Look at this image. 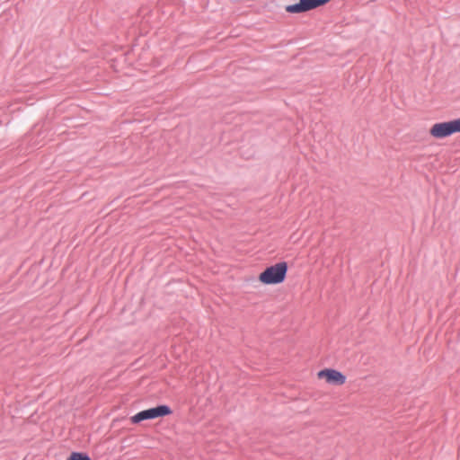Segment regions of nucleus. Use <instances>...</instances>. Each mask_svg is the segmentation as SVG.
I'll return each mask as SVG.
<instances>
[{"instance_id":"nucleus-8","label":"nucleus","mask_w":460,"mask_h":460,"mask_svg":"<svg viewBox=\"0 0 460 460\" xmlns=\"http://www.w3.org/2000/svg\"><path fill=\"white\" fill-rule=\"evenodd\" d=\"M67 460H92L91 457L82 452H72L68 456Z\"/></svg>"},{"instance_id":"nucleus-4","label":"nucleus","mask_w":460,"mask_h":460,"mask_svg":"<svg viewBox=\"0 0 460 460\" xmlns=\"http://www.w3.org/2000/svg\"><path fill=\"white\" fill-rule=\"evenodd\" d=\"M149 414L152 420L163 418L172 413V409L165 404H160L153 408H149Z\"/></svg>"},{"instance_id":"nucleus-3","label":"nucleus","mask_w":460,"mask_h":460,"mask_svg":"<svg viewBox=\"0 0 460 460\" xmlns=\"http://www.w3.org/2000/svg\"><path fill=\"white\" fill-rule=\"evenodd\" d=\"M429 133L436 138H445L454 134L451 120L435 123Z\"/></svg>"},{"instance_id":"nucleus-9","label":"nucleus","mask_w":460,"mask_h":460,"mask_svg":"<svg viewBox=\"0 0 460 460\" xmlns=\"http://www.w3.org/2000/svg\"><path fill=\"white\" fill-rule=\"evenodd\" d=\"M453 132L454 133H460V118L451 120Z\"/></svg>"},{"instance_id":"nucleus-1","label":"nucleus","mask_w":460,"mask_h":460,"mask_svg":"<svg viewBox=\"0 0 460 460\" xmlns=\"http://www.w3.org/2000/svg\"><path fill=\"white\" fill-rule=\"evenodd\" d=\"M288 270V262L280 261L274 265L267 267L258 277L255 279L252 277L247 279V285L256 286L258 282L264 285H278L282 283L287 276Z\"/></svg>"},{"instance_id":"nucleus-7","label":"nucleus","mask_w":460,"mask_h":460,"mask_svg":"<svg viewBox=\"0 0 460 460\" xmlns=\"http://www.w3.org/2000/svg\"><path fill=\"white\" fill-rule=\"evenodd\" d=\"M286 11L289 13H305L304 4L301 0L298 3L286 6Z\"/></svg>"},{"instance_id":"nucleus-6","label":"nucleus","mask_w":460,"mask_h":460,"mask_svg":"<svg viewBox=\"0 0 460 460\" xmlns=\"http://www.w3.org/2000/svg\"><path fill=\"white\" fill-rule=\"evenodd\" d=\"M147 420H152L148 409L141 411L130 418L131 423L133 424H138Z\"/></svg>"},{"instance_id":"nucleus-5","label":"nucleus","mask_w":460,"mask_h":460,"mask_svg":"<svg viewBox=\"0 0 460 460\" xmlns=\"http://www.w3.org/2000/svg\"><path fill=\"white\" fill-rule=\"evenodd\" d=\"M305 12L316 9L320 6L325 5L331 0H301Z\"/></svg>"},{"instance_id":"nucleus-2","label":"nucleus","mask_w":460,"mask_h":460,"mask_svg":"<svg viewBox=\"0 0 460 460\" xmlns=\"http://www.w3.org/2000/svg\"><path fill=\"white\" fill-rule=\"evenodd\" d=\"M317 376L319 378H323L327 383L333 385H342L346 382V376L332 368L322 369L318 372Z\"/></svg>"}]
</instances>
